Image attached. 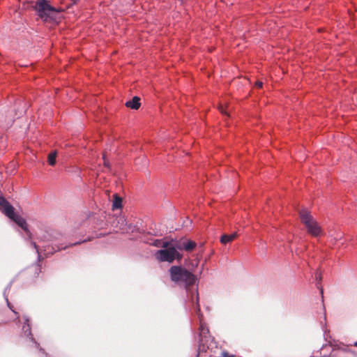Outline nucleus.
I'll use <instances>...</instances> for the list:
<instances>
[{"label":"nucleus","instance_id":"15","mask_svg":"<svg viewBox=\"0 0 357 357\" xmlns=\"http://www.w3.org/2000/svg\"><path fill=\"white\" fill-rule=\"evenodd\" d=\"M153 245L156 247H160V246H162L161 245V242L158 240L155 241L154 243H153Z\"/></svg>","mask_w":357,"mask_h":357},{"label":"nucleus","instance_id":"16","mask_svg":"<svg viewBox=\"0 0 357 357\" xmlns=\"http://www.w3.org/2000/svg\"><path fill=\"white\" fill-rule=\"evenodd\" d=\"M103 160H104V165H105V166H106V167H109V162H108V161L106 160V158H105V155H103Z\"/></svg>","mask_w":357,"mask_h":357},{"label":"nucleus","instance_id":"7","mask_svg":"<svg viewBox=\"0 0 357 357\" xmlns=\"http://www.w3.org/2000/svg\"><path fill=\"white\" fill-rule=\"evenodd\" d=\"M126 105L130 109H137L141 105L140 98L137 96H135L131 100L127 101Z\"/></svg>","mask_w":357,"mask_h":357},{"label":"nucleus","instance_id":"12","mask_svg":"<svg viewBox=\"0 0 357 357\" xmlns=\"http://www.w3.org/2000/svg\"><path fill=\"white\" fill-rule=\"evenodd\" d=\"M56 152L52 153L48 156V162L50 165H54L56 163Z\"/></svg>","mask_w":357,"mask_h":357},{"label":"nucleus","instance_id":"17","mask_svg":"<svg viewBox=\"0 0 357 357\" xmlns=\"http://www.w3.org/2000/svg\"><path fill=\"white\" fill-rule=\"evenodd\" d=\"M256 86H258V87H259V88H261V87H262V86H263V82H259H259H256Z\"/></svg>","mask_w":357,"mask_h":357},{"label":"nucleus","instance_id":"13","mask_svg":"<svg viewBox=\"0 0 357 357\" xmlns=\"http://www.w3.org/2000/svg\"><path fill=\"white\" fill-rule=\"evenodd\" d=\"M25 324H26V326L24 325L23 326V331H24L25 333L30 334V328L28 319H25Z\"/></svg>","mask_w":357,"mask_h":357},{"label":"nucleus","instance_id":"9","mask_svg":"<svg viewBox=\"0 0 357 357\" xmlns=\"http://www.w3.org/2000/svg\"><path fill=\"white\" fill-rule=\"evenodd\" d=\"M236 233H233L230 235H227V234H224L221 236L220 238V242L223 244H225V243H227L229 242H231V241H233L234 239H235V238L236 237Z\"/></svg>","mask_w":357,"mask_h":357},{"label":"nucleus","instance_id":"6","mask_svg":"<svg viewBox=\"0 0 357 357\" xmlns=\"http://www.w3.org/2000/svg\"><path fill=\"white\" fill-rule=\"evenodd\" d=\"M196 247V243L192 241H185L176 246L179 250H184L185 251H191Z\"/></svg>","mask_w":357,"mask_h":357},{"label":"nucleus","instance_id":"21","mask_svg":"<svg viewBox=\"0 0 357 357\" xmlns=\"http://www.w3.org/2000/svg\"><path fill=\"white\" fill-rule=\"evenodd\" d=\"M66 248H67V246H66V247H63V248H59V250H61V249H66Z\"/></svg>","mask_w":357,"mask_h":357},{"label":"nucleus","instance_id":"18","mask_svg":"<svg viewBox=\"0 0 357 357\" xmlns=\"http://www.w3.org/2000/svg\"><path fill=\"white\" fill-rule=\"evenodd\" d=\"M197 312L199 316H200V314H199L200 308H199V305L198 303H197Z\"/></svg>","mask_w":357,"mask_h":357},{"label":"nucleus","instance_id":"3","mask_svg":"<svg viewBox=\"0 0 357 357\" xmlns=\"http://www.w3.org/2000/svg\"><path fill=\"white\" fill-rule=\"evenodd\" d=\"M169 273L171 280L174 282H183L185 285H191L196 281V278L192 273L181 266H172Z\"/></svg>","mask_w":357,"mask_h":357},{"label":"nucleus","instance_id":"22","mask_svg":"<svg viewBox=\"0 0 357 357\" xmlns=\"http://www.w3.org/2000/svg\"><path fill=\"white\" fill-rule=\"evenodd\" d=\"M196 300H197V302H198V295H197Z\"/></svg>","mask_w":357,"mask_h":357},{"label":"nucleus","instance_id":"11","mask_svg":"<svg viewBox=\"0 0 357 357\" xmlns=\"http://www.w3.org/2000/svg\"><path fill=\"white\" fill-rule=\"evenodd\" d=\"M118 223L119 224V229L121 230H124L126 226L127 225V221L125 217H120L118 220Z\"/></svg>","mask_w":357,"mask_h":357},{"label":"nucleus","instance_id":"8","mask_svg":"<svg viewBox=\"0 0 357 357\" xmlns=\"http://www.w3.org/2000/svg\"><path fill=\"white\" fill-rule=\"evenodd\" d=\"M112 210L121 208L122 207V199L117 194L113 195Z\"/></svg>","mask_w":357,"mask_h":357},{"label":"nucleus","instance_id":"19","mask_svg":"<svg viewBox=\"0 0 357 357\" xmlns=\"http://www.w3.org/2000/svg\"><path fill=\"white\" fill-rule=\"evenodd\" d=\"M33 245L34 248L36 249V248H37V246H36V243H33Z\"/></svg>","mask_w":357,"mask_h":357},{"label":"nucleus","instance_id":"2","mask_svg":"<svg viewBox=\"0 0 357 357\" xmlns=\"http://www.w3.org/2000/svg\"><path fill=\"white\" fill-rule=\"evenodd\" d=\"M301 222L305 225L307 232L314 237L320 236L322 234V229L319 224L311 215L306 209H302L299 212Z\"/></svg>","mask_w":357,"mask_h":357},{"label":"nucleus","instance_id":"20","mask_svg":"<svg viewBox=\"0 0 357 357\" xmlns=\"http://www.w3.org/2000/svg\"><path fill=\"white\" fill-rule=\"evenodd\" d=\"M354 345L357 347V341L354 342Z\"/></svg>","mask_w":357,"mask_h":357},{"label":"nucleus","instance_id":"14","mask_svg":"<svg viewBox=\"0 0 357 357\" xmlns=\"http://www.w3.org/2000/svg\"><path fill=\"white\" fill-rule=\"evenodd\" d=\"M219 110L220 112L223 114H227V112L225 110V108L223 107L222 105H220L219 107Z\"/></svg>","mask_w":357,"mask_h":357},{"label":"nucleus","instance_id":"1","mask_svg":"<svg viewBox=\"0 0 357 357\" xmlns=\"http://www.w3.org/2000/svg\"><path fill=\"white\" fill-rule=\"evenodd\" d=\"M38 15L45 21L56 18L61 9L52 6L47 0H37L35 6Z\"/></svg>","mask_w":357,"mask_h":357},{"label":"nucleus","instance_id":"10","mask_svg":"<svg viewBox=\"0 0 357 357\" xmlns=\"http://www.w3.org/2000/svg\"><path fill=\"white\" fill-rule=\"evenodd\" d=\"M199 333H200V335L203 336L204 337H206V334L208 333V328L202 323L201 319H200Z\"/></svg>","mask_w":357,"mask_h":357},{"label":"nucleus","instance_id":"4","mask_svg":"<svg viewBox=\"0 0 357 357\" xmlns=\"http://www.w3.org/2000/svg\"><path fill=\"white\" fill-rule=\"evenodd\" d=\"M162 247L165 249L158 250L155 253V258L160 261L173 262L175 259H181L182 255L177 251L176 247L170 246L169 243L162 242Z\"/></svg>","mask_w":357,"mask_h":357},{"label":"nucleus","instance_id":"5","mask_svg":"<svg viewBox=\"0 0 357 357\" xmlns=\"http://www.w3.org/2000/svg\"><path fill=\"white\" fill-rule=\"evenodd\" d=\"M0 211L17 224L22 229L25 231L27 230L26 220L15 213L13 206L3 197H0Z\"/></svg>","mask_w":357,"mask_h":357}]
</instances>
